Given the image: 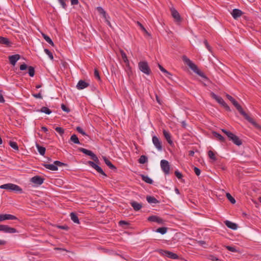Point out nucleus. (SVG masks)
<instances>
[{
	"label": "nucleus",
	"mask_w": 261,
	"mask_h": 261,
	"mask_svg": "<svg viewBox=\"0 0 261 261\" xmlns=\"http://www.w3.org/2000/svg\"><path fill=\"white\" fill-rule=\"evenodd\" d=\"M226 196L230 202L232 204H234L236 202L235 199L229 193H226Z\"/></svg>",
	"instance_id": "38"
},
{
	"label": "nucleus",
	"mask_w": 261,
	"mask_h": 261,
	"mask_svg": "<svg viewBox=\"0 0 261 261\" xmlns=\"http://www.w3.org/2000/svg\"><path fill=\"white\" fill-rule=\"evenodd\" d=\"M9 60L10 62V63L14 66L18 60H19L20 58V55L19 54H15L14 55L10 56L9 57Z\"/></svg>",
	"instance_id": "16"
},
{
	"label": "nucleus",
	"mask_w": 261,
	"mask_h": 261,
	"mask_svg": "<svg viewBox=\"0 0 261 261\" xmlns=\"http://www.w3.org/2000/svg\"><path fill=\"white\" fill-rule=\"evenodd\" d=\"M130 204L135 211H138L142 207L141 203H138L135 201H131Z\"/></svg>",
	"instance_id": "25"
},
{
	"label": "nucleus",
	"mask_w": 261,
	"mask_h": 261,
	"mask_svg": "<svg viewBox=\"0 0 261 261\" xmlns=\"http://www.w3.org/2000/svg\"><path fill=\"white\" fill-rule=\"evenodd\" d=\"M230 141H231L235 145L240 146L242 144V140L239 138V137L232 133L228 138Z\"/></svg>",
	"instance_id": "11"
},
{
	"label": "nucleus",
	"mask_w": 261,
	"mask_h": 261,
	"mask_svg": "<svg viewBox=\"0 0 261 261\" xmlns=\"http://www.w3.org/2000/svg\"><path fill=\"white\" fill-rule=\"evenodd\" d=\"M204 45H205L207 49L211 52H212V47L209 45L207 40L205 39L203 41Z\"/></svg>",
	"instance_id": "55"
},
{
	"label": "nucleus",
	"mask_w": 261,
	"mask_h": 261,
	"mask_svg": "<svg viewBox=\"0 0 261 261\" xmlns=\"http://www.w3.org/2000/svg\"><path fill=\"white\" fill-rule=\"evenodd\" d=\"M98 12L102 15L103 17H105L106 16V12L104 10V9L101 7H97L96 8Z\"/></svg>",
	"instance_id": "43"
},
{
	"label": "nucleus",
	"mask_w": 261,
	"mask_h": 261,
	"mask_svg": "<svg viewBox=\"0 0 261 261\" xmlns=\"http://www.w3.org/2000/svg\"><path fill=\"white\" fill-rule=\"evenodd\" d=\"M138 67L140 70L147 75L151 73V70L146 61H140L138 63Z\"/></svg>",
	"instance_id": "6"
},
{
	"label": "nucleus",
	"mask_w": 261,
	"mask_h": 261,
	"mask_svg": "<svg viewBox=\"0 0 261 261\" xmlns=\"http://www.w3.org/2000/svg\"><path fill=\"white\" fill-rule=\"evenodd\" d=\"M42 166H44L45 168H46L47 169L52 170V171H57L58 169V167L56 166L55 164H48L45 163H43Z\"/></svg>",
	"instance_id": "26"
},
{
	"label": "nucleus",
	"mask_w": 261,
	"mask_h": 261,
	"mask_svg": "<svg viewBox=\"0 0 261 261\" xmlns=\"http://www.w3.org/2000/svg\"><path fill=\"white\" fill-rule=\"evenodd\" d=\"M194 171L196 175L199 176L200 174L201 170L196 167H194Z\"/></svg>",
	"instance_id": "59"
},
{
	"label": "nucleus",
	"mask_w": 261,
	"mask_h": 261,
	"mask_svg": "<svg viewBox=\"0 0 261 261\" xmlns=\"http://www.w3.org/2000/svg\"><path fill=\"white\" fill-rule=\"evenodd\" d=\"M59 2L61 5L62 8L64 9H66L67 8V5L66 4V0H58Z\"/></svg>",
	"instance_id": "51"
},
{
	"label": "nucleus",
	"mask_w": 261,
	"mask_h": 261,
	"mask_svg": "<svg viewBox=\"0 0 261 261\" xmlns=\"http://www.w3.org/2000/svg\"><path fill=\"white\" fill-rule=\"evenodd\" d=\"M148 221L150 222H156L160 224H163L164 223V220L156 215H152L147 218Z\"/></svg>",
	"instance_id": "13"
},
{
	"label": "nucleus",
	"mask_w": 261,
	"mask_h": 261,
	"mask_svg": "<svg viewBox=\"0 0 261 261\" xmlns=\"http://www.w3.org/2000/svg\"><path fill=\"white\" fill-rule=\"evenodd\" d=\"M44 50V52L48 56L50 59L51 60H53L54 56H53L52 53L49 49H48L47 48H45Z\"/></svg>",
	"instance_id": "47"
},
{
	"label": "nucleus",
	"mask_w": 261,
	"mask_h": 261,
	"mask_svg": "<svg viewBox=\"0 0 261 261\" xmlns=\"http://www.w3.org/2000/svg\"><path fill=\"white\" fill-rule=\"evenodd\" d=\"M137 23L138 24V25L140 27V28L141 29V30L146 34L148 36H151V34L148 33L147 30H146V29L144 27V26L140 23L139 22V21H137Z\"/></svg>",
	"instance_id": "46"
},
{
	"label": "nucleus",
	"mask_w": 261,
	"mask_h": 261,
	"mask_svg": "<svg viewBox=\"0 0 261 261\" xmlns=\"http://www.w3.org/2000/svg\"><path fill=\"white\" fill-rule=\"evenodd\" d=\"M152 143L158 150L163 149L162 142L156 136L152 137Z\"/></svg>",
	"instance_id": "12"
},
{
	"label": "nucleus",
	"mask_w": 261,
	"mask_h": 261,
	"mask_svg": "<svg viewBox=\"0 0 261 261\" xmlns=\"http://www.w3.org/2000/svg\"><path fill=\"white\" fill-rule=\"evenodd\" d=\"M221 131L224 133L228 138H229V136L231 135V134L232 133L231 132L225 129H221Z\"/></svg>",
	"instance_id": "58"
},
{
	"label": "nucleus",
	"mask_w": 261,
	"mask_h": 261,
	"mask_svg": "<svg viewBox=\"0 0 261 261\" xmlns=\"http://www.w3.org/2000/svg\"><path fill=\"white\" fill-rule=\"evenodd\" d=\"M87 164L96 170L98 173L102 174L105 177L107 176V175L105 173V172L103 171L102 168L98 165L97 164L95 163L93 161H89L87 162Z\"/></svg>",
	"instance_id": "9"
},
{
	"label": "nucleus",
	"mask_w": 261,
	"mask_h": 261,
	"mask_svg": "<svg viewBox=\"0 0 261 261\" xmlns=\"http://www.w3.org/2000/svg\"><path fill=\"white\" fill-rule=\"evenodd\" d=\"M94 75L96 79H97L98 81H101V79L99 74V72L97 69H94Z\"/></svg>",
	"instance_id": "48"
},
{
	"label": "nucleus",
	"mask_w": 261,
	"mask_h": 261,
	"mask_svg": "<svg viewBox=\"0 0 261 261\" xmlns=\"http://www.w3.org/2000/svg\"><path fill=\"white\" fill-rule=\"evenodd\" d=\"M56 226L57 227H58V228L62 229H64V230H66L69 229V227L66 225H56Z\"/></svg>",
	"instance_id": "56"
},
{
	"label": "nucleus",
	"mask_w": 261,
	"mask_h": 261,
	"mask_svg": "<svg viewBox=\"0 0 261 261\" xmlns=\"http://www.w3.org/2000/svg\"><path fill=\"white\" fill-rule=\"evenodd\" d=\"M163 132L164 136L166 140H167V141L168 142V143L171 146H172L173 145V142L171 139V136L170 135V134L168 132L166 131L165 129H164Z\"/></svg>",
	"instance_id": "21"
},
{
	"label": "nucleus",
	"mask_w": 261,
	"mask_h": 261,
	"mask_svg": "<svg viewBox=\"0 0 261 261\" xmlns=\"http://www.w3.org/2000/svg\"><path fill=\"white\" fill-rule=\"evenodd\" d=\"M212 134L214 137H215L218 140H219L221 142H225V139L219 133L215 131H213Z\"/></svg>",
	"instance_id": "24"
},
{
	"label": "nucleus",
	"mask_w": 261,
	"mask_h": 261,
	"mask_svg": "<svg viewBox=\"0 0 261 261\" xmlns=\"http://www.w3.org/2000/svg\"><path fill=\"white\" fill-rule=\"evenodd\" d=\"M123 60L124 62L126 64V66L129 68H130L129 63V61L127 59V57H126V58L124 59H123Z\"/></svg>",
	"instance_id": "60"
},
{
	"label": "nucleus",
	"mask_w": 261,
	"mask_h": 261,
	"mask_svg": "<svg viewBox=\"0 0 261 261\" xmlns=\"http://www.w3.org/2000/svg\"><path fill=\"white\" fill-rule=\"evenodd\" d=\"M119 225L123 226V225L128 226V225H129L130 223L127 221H125L124 220H121L119 222Z\"/></svg>",
	"instance_id": "54"
},
{
	"label": "nucleus",
	"mask_w": 261,
	"mask_h": 261,
	"mask_svg": "<svg viewBox=\"0 0 261 261\" xmlns=\"http://www.w3.org/2000/svg\"><path fill=\"white\" fill-rule=\"evenodd\" d=\"M54 164L56 165V166H57V167H58V166H59V167H61V166L67 167L68 166V165L67 164L63 163V162H60L59 161H54Z\"/></svg>",
	"instance_id": "44"
},
{
	"label": "nucleus",
	"mask_w": 261,
	"mask_h": 261,
	"mask_svg": "<svg viewBox=\"0 0 261 261\" xmlns=\"http://www.w3.org/2000/svg\"><path fill=\"white\" fill-rule=\"evenodd\" d=\"M1 215V221H3L4 220H18V219L15 216L11 215V214H0Z\"/></svg>",
	"instance_id": "17"
},
{
	"label": "nucleus",
	"mask_w": 261,
	"mask_h": 261,
	"mask_svg": "<svg viewBox=\"0 0 261 261\" xmlns=\"http://www.w3.org/2000/svg\"><path fill=\"white\" fill-rule=\"evenodd\" d=\"M42 35L46 42H47L52 46H54L55 45L53 41L48 36L44 33H42Z\"/></svg>",
	"instance_id": "34"
},
{
	"label": "nucleus",
	"mask_w": 261,
	"mask_h": 261,
	"mask_svg": "<svg viewBox=\"0 0 261 261\" xmlns=\"http://www.w3.org/2000/svg\"><path fill=\"white\" fill-rule=\"evenodd\" d=\"M175 175L179 179H181V181L185 182V180L182 179L183 175L178 170H176L174 172Z\"/></svg>",
	"instance_id": "40"
},
{
	"label": "nucleus",
	"mask_w": 261,
	"mask_h": 261,
	"mask_svg": "<svg viewBox=\"0 0 261 261\" xmlns=\"http://www.w3.org/2000/svg\"><path fill=\"white\" fill-rule=\"evenodd\" d=\"M226 248L230 251H231V252H237V250L236 249L235 247H232V246H226Z\"/></svg>",
	"instance_id": "52"
},
{
	"label": "nucleus",
	"mask_w": 261,
	"mask_h": 261,
	"mask_svg": "<svg viewBox=\"0 0 261 261\" xmlns=\"http://www.w3.org/2000/svg\"><path fill=\"white\" fill-rule=\"evenodd\" d=\"M37 112H42L45 113L46 114L49 115L51 113V111L46 107H43L40 110H37Z\"/></svg>",
	"instance_id": "32"
},
{
	"label": "nucleus",
	"mask_w": 261,
	"mask_h": 261,
	"mask_svg": "<svg viewBox=\"0 0 261 261\" xmlns=\"http://www.w3.org/2000/svg\"><path fill=\"white\" fill-rule=\"evenodd\" d=\"M170 10L171 15L175 21L177 22H180L181 21V18L178 11L174 8H171Z\"/></svg>",
	"instance_id": "14"
},
{
	"label": "nucleus",
	"mask_w": 261,
	"mask_h": 261,
	"mask_svg": "<svg viewBox=\"0 0 261 261\" xmlns=\"http://www.w3.org/2000/svg\"><path fill=\"white\" fill-rule=\"evenodd\" d=\"M0 231L8 233L18 232V230L15 228L11 227L7 225L2 224H0Z\"/></svg>",
	"instance_id": "8"
},
{
	"label": "nucleus",
	"mask_w": 261,
	"mask_h": 261,
	"mask_svg": "<svg viewBox=\"0 0 261 261\" xmlns=\"http://www.w3.org/2000/svg\"><path fill=\"white\" fill-rule=\"evenodd\" d=\"M148 161V158L147 156L145 155H142L140 156L138 160V162L141 164H144Z\"/></svg>",
	"instance_id": "35"
},
{
	"label": "nucleus",
	"mask_w": 261,
	"mask_h": 261,
	"mask_svg": "<svg viewBox=\"0 0 261 261\" xmlns=\"http://www.w3.org/2000/svg\"><path fill=\"white\" fill-rule=\"evenodd\" d=\"M244 118L252 124L255 128L261 130V126L257 123L253 118L250 117L243 109L241 106L238 102L234 106Z\"/></svg>",
	"instance_id": "2"
},
{
	"label": "nucleus",
	"mask_w": 261,
	"mask_h": 261,
	"mask_svg": "<svg viewBox=\"0 0 261 261\" xmlns=\"http://www.w3.org/2000/svg\"><path fill=\"white\" fill-rule=\"evenodd\" d=\"M140 176L141 177L142 179L145 181V182L149 184H152L153 182V181L152 179H151L149 177H148L147 175H145L144 174H140Z\"/></svg>",
	"instance_id": "28"
},
{
	"label": "nucleus",
	"mask_w": 261,
	"mask_h": 261,
	"mask_svg": "<svg viewBox=\"0 0 261 261\" xmlns=\"http://www.w3.org/2000/svg\"><path fill=\"white\" fill-rule=\"evenodd\" d=\"M76 130L80 134H81L82 135H83V136H88V137H89L87 134L82 129V128L80 126H77L76 127Z\"/></svg>",
	"instance_id": "45"
},
{
	"label": "nucleus",
	"mask_w": 261,
	"mask_h": 261,
	"mask_svg": "<svg viewBox=\"0 0 261 261\" xmlns=\"http://www.w3.org/2000/svg\"><path fill=\"white\" fill-rule=\"evenodd\" d=\"M61 109L63 111H64L66 113H69L70 111V109L69 108L67 107L66 106V105H64V103H62L61 105Z\"/></svg>",
	"instance_id": "50"
},
{
	"label": "nucleus",
	"mask_w": 261,
	"mask_h": 261,
	"mask_svg": "<svg viewBox=\"0 0 261 261\" xmlns=\"http://www.w3.org/2000/svg\"><path fill=\"white\" fill-rule=\"evenodd\" d=\"M78 150L86 155L90 156L91 159L93 160V162L98 165L100 164L98 157L92 151L84 148H79Z\"/></svg>",
	"instance_id": "5"
},
{
	"label": "nucleus",
	"mask_w": 261,
	"mask_h": 261,
	"mask_svg": "<svg viewBox=\"0 0 261 261\" xmlns=\"http://www.w3.org/2000/svg\"><path fill=\"white\" fill-rule=\"evenodd\" d=\"M55 129L61 136L64 133V129L61 127H56Z\"/></svg>",
	"instance_id": "49"
},
{
	"label": "nucleus",
	"mask_w": 261,
	"mask_h": 261,
	"mask_svg": "<svg viewBox=\"0 0 261 261\" xmlns=\"http://www.w3.org/2000/svg\"><path fill=\"white\" fill-rule=\"evenodd\" d=\"M208 157L213 161H215L217 160V158L216 157L215 153L213 151L209 150L208 151Z\"/></svg>",
	"instance_id": "41"
},
{
	"label": "nucleus",
	"mask_w": 261,
	"mask_h": 261,
	"mask_svg": "<svg viewBox=\"0 0 261 261\" xmlns=\"http://www.w3.org/2000/svg\"><path fill=\"white\" fill-rule=\"evenodd\" d=\"M210 258L213 261H217L218 260V258L217 257L212 255H211L210 256Z\"/></svg>",
	"instance_id": "63"
},
{
	"label": "nucleus",
	"mask_w": 261,
	"mask_h": 261,
	"mask_svg": "<svg viewBox=\"0 0 261 261\" xmlns=\"http://www.w3.org/2000/svg\"><path fill=\"white\" fill-rule=\"evenodd\" d=\"M182 59L185 63H186L190 68L195 73L205 79V80L209 81L207 77L200 70H199L196 65L193 63L186 56L184 55L182 57Z\"/></svg>",
	"instance_id": "1"
},
{
	"label": "nucleus",
	"mask_w": 261,
	"mask_h": 261,
	"mask_svg": "<svg viewBox=\"0 0 261 261\" xmlns=\"http://www.w3.org/2000/svg\"><path fill=\"white\" fill-rule=\"evenodd\" d=\"M224 223L227 227H228L229 228H230L232 230H236V229H237V228L238 227L237 224L233 223L232 222H231L229 220L225 221Z\"/></svg>",
	"instance_id": "22"
},
{
	"label": "nucleus",
	"mask_w": 261,
	"mask_h": 261,
	"mask_svg": "<svg viewBox=\"0 0 261 261\" xmlns=\"http://www.w3.org/2000/svg\"><path fill=\"white\" fill-rule=\"evenodd\" d=\"M0 44H4L7 46H11L12 42L9 40L8 38L4 37L2 36L0 37Z\"/></svg>",
	"instance_id": "23"
},
{
	"label": "nucleus",
	"mask_w": 261,
	"mask_h": 261,
	"mask_svg": "<svg viewBox=\"0 0 261 261\" xmlns=\"http://www.w3.org/2000/svg\"><path fill=\"white\" fill-rule=\"evenodd\" d=\"M146 200L147 202L149 203H158L160 202V201L156 199L155 197L153 196H146Z\"/></svg>",
	"instance_id": "30"
},
{
	"label": "nucleus",
	"mask_w": 261,
	"mask_h": 261,
	"mask_svg": "<svg viewBox=\"0 0 261 261\" xmlns=\"http://www.w3.org/2000/svg\"><path fill=\"white\" fill-rule=\"evenodd\" d=\"M0 188L10 191L18 192L20 193L22 192V190L19 186L11 183L2 185L0 186Z\"/></svg>",
	"instance_id": "3"
},
{
	"label": "nucleus",
	"mask_w": 261,
	"mask_h": 261,
	"mask_svg": "<svg viewBox=\"0 0 261 261\" xmlns=\"http://www.w3.org/2000/svg\"><path fill=\"white\" fill-rule=\"evenodd\" d=\"M29 66L24 63H23V64H21L20 66V70H26L27 68H28Z\"/></svg>",
	"instance_id": "57"
},
{
	"label": "nucleus",
	"mask_w": 261,
	"mask_h": 261,
	"mask_svg": "<svg viewBox=\"0 0 261 261\" xmlns=\"http://www.w3.org/2000/svg\"><path fill=\"white\" fill-rule=\"evenodd\" d=\"M36 146L37 148L38 151L41 155H44L45 153L46 148L42 146H40L37 143H36Z\"/></svg>",
	"instance_id": "29"
},
{
	"label": "nucleus",
	"mask_w": 261,
	"mask_h": 261,
	"mask_svg": "<svg viewBox=\"0 0 261 261\" xmlns=\"http://www.w3.org/2000/svg\"><path fill=\"white\" fill-rule=\"evenodd\" d=\"M79 3L78 0H71V4L72 5H77Z\"/></svg>",
	"instance_id": "64"
},
{
	"label": "nucleus",
	"mask_w": 261,
	"mask_h": 261,
	"mask_svg": "<svg viewBox=\"0 0 261 261\" xmlns=\"http://www.w3.org/2000/svg\"><path fill=\"white\" fill-rule=\"evenodd\" d=\"M243 14V12L239 9H234L231 12V14L234 19H237Z\"/></svg>",
	"instance_id": "18"
},
{
	"label": "nucleus",
	"mask_w": 261,
	"mask_h": 261,
	"mask_svg": "<svg viewBox=\"0 0 261 261\" xmlns=\"http://www.w3.org/2000/svg\"><path fill=\"white\" fill-rule=\"evenodd\" d=\"M226 96L231 102L233 106H234L236 103H238V101L234 98H233L231 95L226 94Z\"/></svg>",
	"instance_id": "42"
},
{
	"label": "nucleus",
	"mask_w": 261,
	"mask_h": 261,
	"mask_svg": "<svg viewBox=\"0 0 261 261\" xmlns=\"http://www.w3.org/2000/svg\"><path fill=\"white\" fill-rule=\"evenodd\" d=\"M35 68L33 66H29L28 67V73L31 77H33L35 75Z\"/></svg>",
	"instance_id": "39"
},
{
	"label": "nucleus",
	"mask_w": 261,
	"mask_h": 261,
	"mask_svg": "<svg viewBox=\"0 0 261 261\" xmlns=\"http://www.w3.org/2000/svg\"><path fill=\"white\" fill-rule=\"evenodd\" d=\"M120 53H121V55L122 59H124L126 58V57H127L126 54L124 53V51L123 50H121L120 51Z\"/></svg>",
	"instance_id": "62"
},
{
	"label": "nucleus",
	"mask_w": 261,
	"mask_h": 261,
	"mask_svg": "<svg viewBox=\"0 0 261 261\" xmlns=\"http://www.w3.org/2000/svg\"><path fill=\"white\" fill-rule=\"evenodd\" d=\"M70 141L72 142L73 143L76 144H81L77 136L75 134H73L71 136L70 140L69 141V143Z\"/></svg>",
	"instance_id": "33"
},
{
	"label": "nucleus",
	"mask_w": 261,
	"mask_h": 261,
	"mask_svg": "<svg viewBox=\"0 0 261 261\" xmlns=\"http://www.w3.org/2000/svg\"><path fill=\"white\" fill-rule=\"evenodd\" d=\"M41 92H42V90H40V92L38 93L33 94L32 95H33V97H35L36 98L42 99V95H41Z\"/></svg>",
	"instance_id": "53"
},
{
	"label": "nucleus",
	"mask_w": 261,
	"mask_h": 261,
	"mask_svg": "<svg viewBox=\"0 0 261 261\" xmlns=\"http://www.w3.org/2000/svg\"><path fill=\"white\" fill-rule=\"evenodd\" d=\"M102 159L105 164L109 167L110 169L114 171L117 170V168L111 163V162L105 156H102Z\"/></svg>",
	"instance_id": "19"
},
{
	"label": "nucleus",
	"mask_w": 261,
	"mask_h": 261,
	"mask_svg": "<svg viewBox=\"0 0 261 261\" xmlns=\"http://www.w3.org/2000/svg\"><path fill=\"white\" fill-rule=\"evenodd\" d=\"M156 251L159 252L162 255L166 256L167 257L171 258V259L178 258V256L177 254L174 253L169 251L164 250L163 249H159V250H157Z\"/></svg>",
	"instance_id": "7"
},
{
	"label": "nucleus",
	"mask_w": 261,
	"mask_h": 261,
	"mask_svg": "<svg viewBox=\"0 0 261 261\" xmlns=\"http://www.w3.org/2000/svg\"><path fill=\"white\" fill-rule=\"evenodd\" d=\"M9 144L15 150L18 151L19 150V147L16 142L10 141L9 142Z\"/></svg>",
	"instance_id": "37"
},
{
	"label": "nucleus",
	"mask_w": 261,
	"mask_h": 261,
	"mask_svg": "<svg viewBox=\"0 0 261 261\" xmlns=\"http://www.w3.org/2000/svg\"><path fill=\"white\" fill-rule=\"evenodd\" d=\"M158 67H159V69H160V70H161L162 72H164V73H165L167 74V76L169 79H171V80H173L172 79V78L170 77V76H172V74H171L170 72H168L166 69H165V68H164L162 65H161L159 63H158Z\"/></svg>",
	"instance_id": "31"
},
{
	"label": "nucleus",
	"mask_w": 261,
	"mask_h": 261,
	"mask_svg": "<svg viewBox=\"0 0 261 261\" xmlns=\"http://www.w3.org/2000/svg\"><path fill=\"white\" fill-rule=\"evenodd\" d=\"M44 180V178H42L41 176H38V175L35 176L33 177L32 178H31V181L33 183L39 186L42 185L43 183Z\"/></svg>",
	"instance_id": "15"
},
{
	"label": "nucleus",
	"mask_w": 261,
	"mask_h": 261,
	"mask_svg": "<svg viewBox=\"0 0 261 261\" xmlns=\"http://www.w3.org/2000/svg\"><path fill=\"white\" fill-rule=\"evenodd\" d=\"M161 167L165 174H169L170 171V165L168 161L162 160L161 161Z\"/></svg>",
	"instance_id": "10"
},
{
	"label": "nucleus",
	"mask_w": 261,
	"mask_h": 261,
	"mask_svg": "<svg viewBox=\"0 0 261 261\" xmlns=\"http://www.w3.org/2000/svg\"><path fill=\"white\" fill-rule=\"evenodd\" d=\"M71 219L72 221L76 224H80V221L77 217V214L74 212H71L70 214Z\"/></svg>",
	"instance_id": "27"
},
{
	"label": "nucleus",
	"mask_w": 261,
	"mask_h": 261,
	"mask_svg": "<svg viewBox=\"0 0 261 261\" xmlns=\"http://www.w3.org/2000/svg\"><path fill=\"white\" fill-rule=\"evenodd\" d=\"M168 230V228L166 227H159L156 229L155 232L160 233L162 234H165Z\"/></svg>",
	"instance_id": "36"
},
{
	"label": "nucleus",
	"mask_w": 261,
	"mask_h": 261,
	"mask_svg": "<svg viewBox=\"0 0 261 261\" xmlns=\"http://www.w3.org/2000/svg\"><path fill=\"white\" fill-rule=\"evenodd\" d=\"M123 60L124 62L126 64V66L129 68H130L129 63V61L127 59V57H126V58L124 59H123Z\"/></svg>",
	"instance_id": "61"
},
{
	"label": "nucleus",
	"mask_w": 261,
	"mask_h": 261,
	"mask_svg": "<svg viewBox=\"0 0 261 261\" xmlns=\"http://www.w3.org/2000/svg\"><path fill=\"white\" fill-rule=\"evenodd\" d=\"M210 95L213 99H215L220 105L223 107L226 110V111L228 112L231 111L230 107L224 101V100L221 97L217 95L213 92H211Z\"/></svg>",
	"instance_id": "4"
},
{
	"label": "nucleus",
	"mask_w": 261,
	"mask_h": 261,
	"mask_svg": "<svg viewBox=\"0 0 261 261\" xmlns=\"http://www.w3.org/2000/svg\"><path fill=\"white\" fill-rule=\"evenodd\" d=\"M89 86V83L83 80H80L76 85V88L79 90L84 89Z\"/></svg>",
	"instance_id": "20"
}]
</instances>
